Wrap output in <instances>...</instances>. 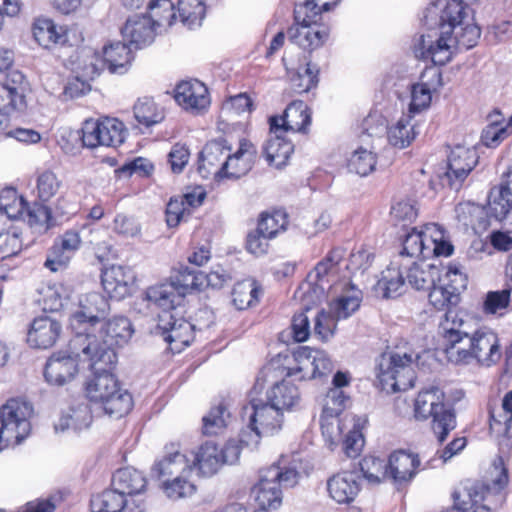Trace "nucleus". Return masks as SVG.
Returning <instances> with one entry per match:
<instances>
[{
    "label": "nucleus",
    "mask_w": 512,
    "mask_h": 512,
    "mask_svg": "<svg viewBox=\"0 0 512 512\" xmlns=\"http://www.w3.org/2000/svg\"><path fill=\"white\" fill-rule=\"evenodd\" d=\"M70 294L71 290L68 286L62 283H54L42 288L39 301L43 306V310L55 312L64 307Z\"/></svg>",
    "instance_id": "603ef678"
},
{
    "label": "nucleus",
    "mask_w": 512,
    "mask_h": 512,
    "mask_svg": "<svg viewBox=\"0 0 512 512\" xmlns=\"http://www.w3.org/2000/svg\"><path fill=\"white\" fill-rule=\"evenodd\" d=\"M128 131L123 122L113 117L86 120L82 128V142L87 148L99 146L116 148L124 143Z\"/></svg>",
    "instance_id": "f3484780"
},
{
    "label": "nucleus",
    "mask_w": 512,
    "mask_h": 512,
    "mask_svg": "<svg viewBox=\"0 0 512 512\" xmlns=\"http://www.w3.org/2000/svg\"><path fill=\"white\" fill-rule=\"evenodd\" d=\"M414 413L417 419L433 418L432 428L439 442L445 441L449 432L456 427L455 415L445 403V394L436 386L424 388L418 393Z\"/></svg>",
    "instance_id": "9d476101"
},
{
    "label": "nucleus",
    "mask_w": 512,
    "mask_h": 512,
    "mask_svg": "<svg viewBox=\"0 0 512 512\" xmlns=\"http://www.w3.org/2000/svg\"><path fill=\"white\" fill-rule=\"evenodd\" d=\"M420 460L417 455L405 451H395L388 459V478L394 483L410 481L417 473Z\"/></svg>",
    "instance_id": "72a5a7b5"
},
{
    "label": "nucleus",
    "mask_w": 512,
    "mask_h": 512,
    "mask_svg": "<svg viewBox=\"0 0 512 512\" xmlns=\"http://www.w3.org/2000/svg\"><path fill=\"white\" fill-rule=\"evenodd\" d=\"M113 365L97 364L94 375L86 385V393L89 400L95 404L104 414L121 418L128 414L133 407L131 394L121 388L116 377L109 371Z\"/></svg>",
    "instance_id": "0eeeda50"
},
{
    "label": "nucleus",
    "mask_w": 512,
    "mask_h": 512,
    "mask_svg": "<svg viewBox=\"0 0 512 512\" xmlns=\"http://www.w3.org/2000/svg\"><path fill=\"white\" fill-rule=\"evenodd\" d=\"M103 68L104 61L101 55L89 47L81 49L74 60V70L78 77L83 80L94 79Z\"/></svg>",
    "instance_id": "de8ad7c7"
},
{
    "label": "nucleus",
    "mask_w": 512,
    "mask_h": 512,
    "mask_svg": "<svg viewBox=\"0 0 512 512\" xmlns=\"http://www.w3.org/2000/svg\"><path fill=\"white\" fill-rule=\"evenodd\" d=\"M121 32L125 40L136 47H142L153 42L156 28L147 16L134 15L127 19Z\"/></svg>",
    "instance_id": "e433bc0d"
},
{
    "label": "nucleus",
    "mask_w": 512,
    "mask_h": 512,
    "mask_svg": "<svg viewBox=\"0 0 512 512\" xmlns=\"http://www.w3.org/2000/svg\"><path fill=\"white\" fill-rule=\"evenodd\" d=\"M133 113L136 121L145 127L158 124L164 119L162 109L150 97L139 98L134 104Z\"/></svg>",
    "instance_id": "864d4df0"
},
{
    "label": "nucleus",
    "mask_w": 512,
    "mask_h": 512,
    "mask_svg": "<svg viewBox=\"0 0 512 512\" xmlns=\"http://www.w3.org/2000/svg\"><path fill=\"white\" fill-rule=\"evenodd\" d=\"M155 28H168L176 19L174 4L171 0H152L148 5V16Z\"/></svg>",
    "instance_id": "4d7b16f0"
},
{
    "label": "nucleus",
    "mask_w": 512,
    "mask_h": 512,
    "mask_svg": "<svg viewBox=\"0 0 512 512\" xmlns=\"http://www.w3.org/2000/svg\"><path fill=\"white\" fill-rule=\"evenodd\" d=\"M30 30L35 43L45 50L76 46L83 41L82 33L76 25L59 24L44 15L33 19Z\"/></svg>",
    "instance_id": "2eb2a0df"
},
{
    "label": "nucleus",
    "mask_w": 512,
    "mask_h": 512,
    "mask_svg": "<svg viewBox=\"0 0 512 512\" xmlns=\"http://www.w3.org/2000/svg\"><path fill=\"white\" fill-rule=\"evenodd\" d=\"M81 363L88 365L82 351H76L71 340L68 350L55 352L49 357L44 370L45 379L51 385L68 384L78 375Z\"/></svg>",
    "instance_id": "a211bd4d"
},
{
    "label": "nucleus",
    "mask_w": 512,
    "mask_h": 512,
    "mask_svg": "<svg viewBox=\"0 0 512 512\" xmlns=\"http://www.w3.org/2000/svg\"><path fill=\"white\" fill-rule=\"evenodd\" d=\"M270 404L280 411L290 410L300 403L298 388L289 380H282L272 386L267 394Z\"/></svg>",
    "instance_id": "49530a36"
},
{
    "label": "nucleus",
    "mask_w": 512,
    "mask_h": 512,
    "mask_svg": "<svg viewBox=\"0 0 512 512\" xmlns=\"http://www.w3.org/2000/svg\"><path fill=\"white\" fill-rule=\"evenodd\" d=\"M269 123L270 129L275 132L305 133L311 124V112L303 101H293L282 116L271 117Z\"/></svg>",
    "instance_id": "b1692460"
},
{
    "label": "nucleus",
    "mask_w": 512,
    "mask_h": 512,
    "mask_svg": "<svg viewBox=\"0 0 512 512\" xmlns=\"http://www.w3.org/2000/svg\"><path fill=\"white\" fill-rule=\"evenodd\" d=\"M283 61L286 65L291 87L295 92H308L317 85L319 70L306 58L298 67L289 64L286 58H283Z\"/></svg>",
    "instance_id": "a19ab883"
},
{
    "label": "nucleus",
    "mask_w": 512,
    "mask_h": 512,
    "mask_svg": "<svg viewBox=\"0 0 512 512\" xmlns=\"http://www.w3.org/2000/svg\"><path fill=\"white\" fill-rule=\"evenodd\" d=\"M452 363L467 365L475 360L479 365L491 367L502 357L498 335L491 329L481 328L468 337L461 350H452Z\"/></svg>",
    "instance_id": "ddd939ff"
},
{
    "label": "nucleus",
    "mask_w": 512,
    "mask_h": 512,
    "mask_svg": "<svg viewBox=\"0 0 512 512\" xmlns=\"http://www.w3.org/2000/svg\"><path fill=\"white\" fill-rule=\"evenodd\" d=\"M409 259L404 256H397L390 265L382 271L376 289L385 298H393L401 295L406 286L404 268L408 267Z\"/></svg>",
    "instance_id": "cd10ccee"
},
{
    "label": "nucleus",
    "mask_w": 512,
    "mask_h": 512,
    "mask_svg": "<svg viewBox=\"0 0 512 512\" xmlns=\"http://www.w3.org/2000/svg\"><path fill=\"white\" fill-rule=\"evenodd\" d=\"M439 84L440 73L436 69H428L422 73L419 82L411 87L410 115L420 113L430 107L432 94Z\"/></svg>",
    "instance_id": "c756f323"
},
{
    "label": "nucleus",
    "mask_w": 512,
    "mask_h": 512,
    "mask_svg": "<svg viewBox=\"0 0 512 512\" xmlns=\"http://www.w3.org/2000/svg\"><path fill=\"white\" fill-rule=\"evenodd\" d=\"M203 272L192 270L189 267L181 268L178 273L172 277L171 283L175 285L182 298L194 291L204 290Z\"/></svg>",
    "instance_id": "13d9d810"
},
{
    "label": "nucleus",
    "mask_w": 512,
    "mask_h": 512,
    "mask_svg": "<svg viewBox=\"0 0 512 512\" xmlns=\"http://www.w3.org/2000/svg\"><path fill=\"white\" fill-rule=\"evenodd\" d=\"M101 58L104 61V66L107 65L110 72L122 73L130 64L132 55L126 44L115 42L103 48Z\"/></svg>",
    "instance_id": "09e8293b"
},
{
    "label": "nucleus",
    "mask_w": 512,
    "mask_h": 512,
    "mask_svg": "<svg viewBox=\"0 0 512 512\" xmlns=\"http://www.w3.org/2000/svg\"><path fill=\"white\" fill-rule=\"evenodd\" d=\"M390 215L393 221L405 227L418 216L417 202L410 197L399 198L391 207Z\"/></svg>",
    "instance_id": "e2e57ef3"
},
{
    "label": "nucleus",
    "mask_w": 512,
    "mask_h": 512,
    "mask_svg": "<svg viewBox=\"0 0 512 512\" xmlns=\"http://www.w3.org/2000/svg\"><path fill=\"white\" fill-rule=\"evenodd\" d=\"M415 358L417 356L414 353L407 352L382 356L377 373L382 389L388 393H395L413 387L415 374L411 364Z\"/></svg>",
    "instance_id": "4468645a"
},
{
    "label": "nucleus",
    "mask_w": 512,
    "mask_h": 512,
    "mask_svg": "<svg viewBox=\"0 0 512 512\" xmlns=\"http://www.w3.org/2000/svg\"><path fill=\"white\" fill-rule=\"evenodd\" d=\"M92 512H145L144 503L130 495L102 492L91 499Z\"/></svg>",
    "instance_id": "c85d7f7f"
},
{
    "label": "nucleus",
    "mask_w": 512,
    "mask_h": 512,
    "mask_svg": "<svg viewBox=\"0 0 512 512\" xmlns=\"http://www.w3.org/2000/svg\"><path fill=\"white\" fill-rule=\"evenodd\" d=\"M32 404L21 398H11L0 408V452L21 443L31 431Z\"/></svg>",
    "instance_id": "9b49d317"
},
{
    "label": "nucleus",
    "mask_w": 512,
    "mask_h": 512,
    "mask_svg": "<svg viewBox=\"0 0 512 512\" xmlns=\"http://www.w3.org/2000/svg\"><path fill=\"white\" fill-rule=\"evenodd\" d=\"M360 469L370 484H379L385 479H389L387 462L374 455L364 457L360 462Z\"/></svg>",
    "instance_id": "680f3d73"
},
{
    "label": "nucleus",
    "mask_w": 512,
    "mask_h": 512,
    "mask_svg": "<svg viewBox=\"0 0 512 512\" xmlns=\"http://www.w3.org/2000/svg\"><path fill=\"white\" fill-rule=\"evenodd\" d=\"M174 99L182 110L193 116L205 114L211 105L208 88L196 79L178 83L174 89Z\"/></svg>",
    "instance_id": "6ab92c4d"
},
{
    "label": "nucleus",
    "mask_w": 512,
    "mask_h": 512,
    "mask_svg": "<svg viewBox=\"0 0 512 512\" xmlns=\"http://www.w3.org/2000/svg\"><path fill=\"white\" fill-rule=\"evenodd\" d=\"M407 284L416 290L430 288L438 276V267L425 262L409 259L408 267H403Z\"/></svg>",
    "instance_id": "c03bdc74"
},
{
    "label": "nucleus",
    "mask_w": 512,
    "mask_h": 512,
    "mask_svg": "<svg viewBox=\"0 0 512 512\" xmlns=\"http://www.w3.org/2000/svg\"><path fill=\"white\" fill-rule=\"evenodd\" d=\"M203 433L205 435H218L224 431L231 421V414L227 405L219 403L213 406L203 417Z\"/></svg>",
    "instance_id": "6e6d98bb"
},
{
    "label": "nucleus",
    "mask_w": 512,
    "mask_h": 512,
    "mask_svg": "<svg viewBox=\"0 0 512 512\" xmlns=\"http://www.w3.org/2000/svg\"><path fill=\"white\" fill-rule=\"evenodd\" d=\"M92 423V414L89 406L85 402H79L71 405L55 423L56 432H65L72 429L81 432L90 427Z\"/></svg>",
    "instance_id": "ea45409f"
},
{
    "label": "nucleus",
    "mask_w": 512,
    "mask_h": 512,
    "mask_svg": "<svg viewBox=\"0 0 512 512\" xmlns=\"http://www.w3.org/2000/svg\"><path fill=\"white\" fill-rule=\"evenodd\" d=\"M261 389L258 385L253 388L250 402L243 409L244 417L248 418V427L241 431L240 441L250 448H256L261 437L278 433L283 425L282 411L257 397Z\"/></svg>",
    "instance_id": "6e6552de"
},
{
    "label": "nucleus",
    "mask_w": 512,
    "mask_h": 512,
    "mask_svg": "<svg viewBox=\"0 0 512 512\" xmlns=\"http://www.w3.org/2000/svg\"><path fill=\"white\" fill-rule=\"evenodd\" d=\"M424 23L431 32L421 36L422 53L436 65L447 64L459 47H474L481 35L473 10L455 1L443 7L428 6Z\"/></svg>",
    "instance_id": "f257e3e1"
},
{
    "label": "nucleus",
    "mask_w": 512,
    "mask_h": 512,
    "mask_svg": "<svg viewBox=\"0 0 512 512\" xmlns=\"http://www.w3.org/2000/svg\"><path fill=\"white\" fill-rule=\"evenodd\" d=\"M342 257L340 249L332 250L314 267L294 294L307 309L327 298L330 312L340 320L355 313L362 301L361 290L350 278L337 277Z\"/></svg>",
    "instance_id": "7ed1b4c3"
},
{
    "label": "nucleus",
    "mask_w": 512,
    "mask_h": 512,
    "mask_svg": "<svg viewBox=\"0 0 512 512\" xmlns=\"http://www.w3.org/2000/svg\"><path fill=\"white\" fill-rule=\"evenodd\" d=\"M136 277L133 270L126 266L111 265L102 272V286L112 299L122 300L132 291Z\"/></svg>",
    "instance_id": "393cba45"
},
{
    "label": "nucleus",
    "mask_w": 512,
    "mask_h": 512,
    "mask_svg": "<svg viewBox=\"0 0 512 512\" xmlns=\"http://www.w3.org/2000/svg\"><path fill=\"white\" fill-rule=\"evenodd\" d=\"M276 470H262L259 482L253 488L255 502L259 508L276 510L282 504V490L276 482Z\"/></svg>",
    "instance_id": "7c9ffc66"
},
{
    "label": "nucleus",
    "mask_w": 512,
    "mask_h": 512,
    "mask_svg": "<svg viewBox=\"0 0 512 512\" xmlns=\"http://www.w3.org/2000/svg\"><path fill=\"white\" fill-rule=\"evenodd\" d=\"M326 489L337 504H350L361 490L360 478L356 472L340 471L327 479Z\"/></svg>",
    "instance_id": "a878e982"
},
{
    "label": "nucleus",
    "mask_w": 512,
    "mask_h": 512,
    "mask_svg": "<svg viewBox=\"0 0 512 512\" xmlns=\"http://www.w3.org/2000/svg\"><path fill=\"white\" fill-rule=\"evenodd\" d=\"M261 294V286L255 279L239 281L231 291L232 304L237 310L248 309L259 302Z\"/></svg>",
    "instance_id": "a18cd8bd"
},
{
    "label": "nucleus",
    "mask_w": 512,
    "mask_h": 512,
    "mask_svg": "<svg viewBox=\"0 0 512 512\" xmlns=\"http://www.w3.org/2000/svg\"><path fill=\"white\" fill-rule=\"evenodd\" d=\"M144 300L148 302L149 307L160 309L159 314H173L177 312L176 309L183 298L170 281L148 287L144 292Z\"/></svg>",
    "instance_id": "2f4dec72"
},
{
    "label": "nucleus",
    "mask_w": 512,
    "mask_h": 512,
    "mask_svg": "<svg viewBox=\"0 0 512 512\" xmlns=\"http://www.w3.org/2000/svg\"><path fill=\"white\" fill-rule=\"evenodd\" d=\"M293 364L288 367L287 375L298 380L315 379L312 348L303 346L293 352Z\"/></svg>",
    "instance_id": "8fccbe9b"
},
{
    "label": "nucleus",
    "mask_w": 512,
    "mask_h": 512,
    "mask_svg": "<svg viewBox=\"0 0 512 512\" xmlns=\"http://www.w3.org/2000/svg\"><path fill=\"white\" fill-rule=\"evenodd\" d=\"M220 447L207 441L188 453L175 451L164 455L152 467V473L162 479V489L170 499L177 500L196 491L194 474L211 477L222 467Z\"/></svg>",
    "instance_id": "20e7f679"
},
{
    "label": "nucleus",
    "mask_w": 512,
    "mask_h": 512,
    "mask_svg": "<svg viewBox=\"0 0 512 512\" xmlns=\"http://www.w3.org/2000/svg\"><path fill=\"white\" fill-rule=\"evenodd\" d=\"M432 289L429 292V303L438 311H451L450 308L456 306L460 300L457 292L450 290L439 281L435 280L431 284Z\"/></svg>",
    "instance_id": "052dcab7"
},
{
    "label": "nucleus",
    "mask_w": 512,
    "mask_h": 512,
    "mask_svg": "<svg viewBox=\"0 0 512 512\" xmlns=\"http://www.w3.org/2000/svg\"><path fill=\"white\" fill-rule=\"evenodd\" d=\"M512 210V165L503 173L501 183L488 195V214L503 216Z\"/></svg>",
    "instance_id": "f704fd0d"
},
{
    "label": "nucleus",
    "mask_w": 512,
    "mask_h": 512,
    "mask_svg": "<svg viewBox=\"0 0 512 512\" xmlns=\"http://www.w3.org/2000/svg\"><path fill=\"white\" fill-rule=\"evenodd\" d=\"M62 331L61 324L48 316L33 320L28 331L27 342L33 348L48 349L58 340Z\"/></svg>",
    "instance_id": "473e14b6"
},
{
    "label": "nucleus",
    "mask_w": 512,
    "mask_h": 512,
    "mask_svg": "<svg viewBox=\"0 0 512 512\" xmlns=\"http://www.w3.org/2000/svg\"><path fill=\"white\" fill-rule=\"evenodd\" d=\"M456 217L459 223L474 231L485 229V211L480 205L472 202H463L456 206Z\"/></svg>",
    "instance_id": "3c124183"
},
{
    "label": "nucleus",
    "mask_w": 512,
    "mask_h": 512,
    "mask_svg": "<svg viewBox=\"0 0 512 512\" xmlns=\"http://www.w3.org/2000/svg\"><path fill=\"white\" fill-rule=\"evenodd\" d=\"M19 81L18 85L13 86L9 83L0 84V114L4 115L11 111H22L26 108L25 93L26 83L20 73L13 74L12 82Z\"/></svg>",
    "instance_id": "4c0bfd02"
},
{
    "label": "nucleus",
    "mask_w": 512,
    "mask_h": 512,
    "mask_svg": "<svg viewBox=\"0 0 512 512\" xmlns=\"http://www.w3.org/2000/svg\"><path fill=\"white\" fill-rule=\"evenodd\" d=\"M256 156L255 146L247 139H241L234 150L228 144L224 162V179H237L246 175L252 169Z\"/></svg>",
    "instance_id": "4be33fe9"
},
{
    "label": "nucleus",
    "mask_w": 512,
    "mask_h": 512,
    "mask_svg": "<svg viewBox=\"0 0 512 512\" xmlns=\"http://www.w3.org/2000/svg\"><path fill=\"white\" fill-rule=\"evenodd\" d=\"M477 161L478 157L474 148L460 145L454 147L448 158L447 171L440 177L442 184L458 190Z\"/></svg>",
    "instance_id": "412c9836"
},
{
    "label": "nucleus",
    "mask_w": 512,
    "mask_h": 512,
    "mask_svg": "<svg viewBox=\"0 0 512 512\" xmlns=\"http://www.w3.org/2000/svg\"><path fill=\"white\" fill-rule=\"evenodd\" d=\"M133 333L130 320L117 315L100 320L96 331L78 333L72 338V345L76 351H82L88 368H94L97 364L114 365L117 358L115 348L127 344Z\"/></svg>",
    "instance_id": "423d86ee"
},
{
    "label": "nucleus",
    "mask_w": 512,
    "mask_h": 512,
    "mask_svg": "<svg viewBox=\"0 0 512 512\" xmlns=\"http://www.w3.org/2000/svg\"><path fill=\"white\" fill-rule=\"evenodd\" d=\"M178 12L183 25L193 29L202 24L206 6L203 0H179Z\"/></svg>",
    "instance_id": "bf43d9fd"
},
{
    "label": "nucleus",
    "mask_w": 512,
    "mask_h": 512,
    "mask_svg": "<svg viewBox=\"0 0 512 512\" xmlns=\"http://www.w3.org/2000/svg\"><path fill=\"white\" fill-rule=\"evenodd\" d=\"M377 154L372 150L359 146L348 160V169L361 177H365L376 169Z\"/></svg>",
    "instance_id": "5fc2aeb1"
},
{
    "label": "nucleus",
    "mask_w": 512,
    "mask_h": 512,
    "mask_svg": "<svg viewBox=\"0 0 512 512\" xmlns=\"http://www.w3.org/2000/svg\"><path fill=\"white\" fill-rule=\"evenodd\" d=\"M502 223L501 229L491 234V243L498 249L508 251L512 249V210L503 216L490 215Z\"/></svg>",
    "instance_id": "0e129e2a"
},
{
    "label": "nucleus",
    "mask_w": 512,
    "mask_h": 512,
    "mask_svg": "<svg viewBox=\"0 0 512 512\" xmlns=\"http://www.w3.org/2000/svg\"><path fill=\"white\" fill-rule=\"evenodd\" d=\"M349 404L350 397L343 390L330 388L323 399L320 425L324 440L331 450L342 442L346 455L356 457L364 446L362 430L367 419L350 413L339 418Z\"/></svg>",
    "instance_id": "39448f33"
},
{
    "label": "nucleus",
    "mask_w": 512,
    "mask_h": 512,
    "mask_svg": "<svg viewBox=\"0 0 512 512\" xmlns=\"http://www.w3.org/2000/svg\"><path fill=\"white\" fill-rule=\"evenodd\" d=\"M156 333L161 335L174 353H180L193 340V326L178 313L159 314Z\"/></svg>",
    "instance_id": "aec40b11"
},
{
    "label": "nucleus",
    "mask_w": 512,
    "mask_h": 512,
    "mask_svg": "<svg viewBox=\"0 0 512 512\" xmlns=\"http://www.w3.org/2000/svg\"><path fill=\"white\" fill-rule=\"evenodd\" d=\"M62 186L58 176L50 170H44L38 173L36 178L37 196L41 201H49L54 197Z\"/></svg>",
    "instance_id": "69168bd1"
},
{
    "label": "nucleus",
    "mask_w": 512,
    "mask_h": 512,
    "mask_svg": "<svg viewBox=\"0 0 512 512\" xmlns=\"http://www.w3.org/2000/svg\"><path fill=\"white\" fill-rule=\"evenodd\" d=\"M228 142L225 139L210 141L203 148L198 164V173L204 179L224 180V162Z\"/></svg>",
    "instance_id": "5701e85b"
},
{
    "label": "nucleus",
    "mask_w": 512,
    "mask_h": 512,
    "mask_svg": "<svg viewBox=\"0 0 512 512\" xmlns=\"http://www.w3.org/2000/svg\"><path fill=\"white\" fill-rule=\"evenodd\" d=\"M465 321L454 311H447L444 319L440 322V334L444 340L445 354L452 363V350H461L469 333L465 329Z\"/></svg>",
    "instance_id": "bb28decb"
},
{
    "label": "nucleus",
    "mask_w": 512,
    "mask_h": 512,
    "mask_svg": "<svg viewBox=\"0 0 512 512\" xmlns=\"http://www.w3.org/2000/svg\"><path fill=\"white\" fill-rule=\"evenodd\" d=\"M453 246L447 240L444 230L435 223L426 224L420 229L412 228L404 238L403 250L398 256L415 260L419 256H449Z\"/></svg>",
    "instance_id": "f8f14e48"
},
{
    "label": "nucleus",
    "mask_w": 512,
    "mask_h": 512,
    "mask_svg": "<svg viewBox=\"0 0 512 512\" xmlns=\"http://www.w3.org/2000/svg\"><path fill=\"white\" fill-rule=\"evenodd\" d=\"M109 311L110 304L100 293L83 294L70 316V327L75 335L96 331L100 320L106 318Z\"/></svg>",
    "instance_id": "dca6fc26"
},
{
    "label": "nucleus",
    "mask_w": 512,
    "mask_h": 512,
    "mask_svg": "<svg viewBox=\"0 0 512 512\" xmlns=\"http://www.w3.org/2000/svg\"><path fill=\"white\" fill-rule=\"evenodd\" d=\"M490 430L499 439L500 455L494 460L489 471V482H466L454 492L456 507L478 509L486 507L495 511L494 507L501 501V492L509 483L507 462L508 452L512 449V440L508 431L512 423V391L506 393L502 404L490 408Z\"/></svg>",
    "instance_id": "f03ea898"
},
{
    "label": "nucleus",
    "mask_w": 512,
    "mask_h": 512,
    "mask_svg": "<svg viewBox=\"0 0 512 512\" xmlns=\"http://www.w3.org/2000/svg\"><path fill=\"white\" fill-rule=\"evenodd\" d=\"M322 10H328V3L306 0L295 9L296 23L288 29L289 40L300 48L312 51L321 47L329 37V29L318 21Z\"/></svg>",
    "instance_id": "1a4fd4ad"
},
{
    "label": "nucleus",
    "mask_w": 512,
    "mask_h": 512,
    "mask_svg": "<svg viewBox=\"0 0 512 512\" xmlns=\"http://www.w3.org/2000/svg\"><path fill=\"white\" fill-rule=\"evenodd\" d=\"M288 224L286 214L282 211H275L271 214H262L257 229L265 237L274 238L279 232L286 229Z\"/></svg>",
    "instance_id": "774afa93"
},
{
    "label": "nucleus",
    "mask_w": 512,
    "mask_h": 512,
    "mask_svg": "<svg viewBox=\"0 0 512 512\" xmlns=\"http://www.w3.org/2000/svg\"><path fill=\"white\" fill-rule=\"evenodd\" d=\"M283 132H275L270 129L263 153L269 165L275 168L285 166L293 153L294 147L291 141L282 136Z\"/></svg>",
    "instance_id": "79ce46f5"
},
{
    "label": "nucleus",
    "mask_w": 512,
    "mask_h": 512,
    "mask_svg": "<svg viewBox=\"0 0 512 512\" xmlns=\"http://www.w3.org/2000/svg\"><path fill=\"white\" fill-rule=\"evenodd\" d=\"M75 205L70 202L66 196H60L51 206H39L29 212L30 222L35 218V223H45L47 227H51L61 223L74 213Z\"/></svg>",
    "instance_id": "c9c22d12"
},
{
    "label": "nucleus",
    "mask_w": 512,
    "mask_h": 512,
    "mask_svg": "<svg viewBox=\"0 0 512 512\" xmlns=\"http://www.w3.org/2000/svg\"><path fill=\"white\" fill-rule=\"evenodd\" d=\"M112 489L105 492H116L122 495L136 497L137 494L144 491L146 487V478L142 472L132 467L119 469L113 476Z\"/></svg>",
    "instance_id": "58836bf2"
},
{
    "label": "nucleus",
    "mask_w": 512,
    "mask_h": 512,
    "mask_svg": "<svg viewBox=\"0 0 512 512\" xmlns=\"http://www.w3.org/2000/svg\"><path fill=\"white\" fill-rule=\"evenodd\" d=\"M418 131L410 114L402 115L387 128L388 143L396 149H405L416 139Z\"/></svg>",
    "instance_id": "37998d69"
},
{
    "label": "nucleus",
    "mask_w": 512,
    "mask_h": 512,
    "mask_svg": "<svg viewBox=\"0 0 512 512\" xmlns=\"http://www.w3.org/2000/svg\"><path fill=\"white\" fill-rule=\"evenodd\" d=\"M512 134V116L506 122H492L482 132V142L487 147L498 146L505 138Z\"/></svg>",
    "instance_id": "338daca9"
}]
</instances>
